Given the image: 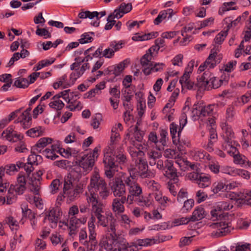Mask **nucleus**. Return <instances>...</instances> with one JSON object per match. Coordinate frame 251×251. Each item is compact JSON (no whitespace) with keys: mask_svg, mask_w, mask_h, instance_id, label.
<instances>
[{"mask_svg":"<svg viewBox=\"0 0 251 251\" xmlns=\"http://www.w3.org/2000/svg\"><path fill=\"white\" fill-rule=\"evenodd\" d=\"M232 207L233 205L229 202L220 201L210 212L211 219L213 221L220 220L219 222L209 223V227L219 230V232H217L219 236H225L233 229L230 222L224 221L227 217L223 213L224 211L229 210Z\"/></svg>","mask_w":251,"mask_h":251,"instance_id":"f257e3e1","label":"nucleus"},{"mask_svg":"<svg viewBox=\"0 0 251 251\" xmlns=\"http://www.w3.org/2000/svg\"><path fill=\"white\" fill-rule=\"evenodd\" d=\"M196 198L197 203H200L205 201L208 198V195L205 192L200 190L196 193Z\"/></svg>","mask_w":251,"mask_h":251,"instance_id":"a19ab883","label":"nucleus"},{"mask_svg":"<svg viewBox=\"0 0 251 251\" xmlns=\"http://www.w3.org/2000/svg\"><path fill=\"white\" fill-rule=\"evenodd\" d=\"M165 65L163 63L152 62L150 68L143 69L142 71L146 75H150L153 72H161L163 70Z\"/></svg>","mask_w":251,"mask_h":251,"instance_id":"aec40b11","label":"nucleus"},{"mask_svg":"<svg viewBox=\"0 0 251 251\" xmlns=\"http://www.w3.org/2000/svg\"><path fill=\"white\" fill-rule=\"evenodd\" d=\"M212 79L209 81V84L207 85L206 89L209 90L210 89H217L222 85L223 80L219 79L216 77H211Z\"/></svg>","mask_w":251,"mask_h":251,"instance_id":"473e14b6","label":"nucleus"},{"mask_svg":"<svg viewBox=\"0 0 251 251\" xmlns=\"http://www.w3.org/2000/svg\"><path fill=\"white\" fill-rule=\"evenodd\" d=\"M89 244H91V247L89 248L90 251H101L100 248L96 245L95 242L96 233L95 230L89 231Z\"/></svg>","mask_w":251,"mask_h":251,"instance_id":"b1692460","label":"nucleus"},{"mask_svg":"<svg viewBox=\"0 0 251 251\" xmlns=\"http://www.w3.org/2000/svg\"><path fill=\"white\" fill-rule=\"evenodd\" d=\"M152 56L150 54V53H148L144 54L140 59V64H141L143 69L146 68H150L151 64L153 62L151 61Z\"/></svg>","mask_w":251,"mask_h":251,"instance_id":"c756f323","label":"nucleus"},{"mask_svg":"<svg viewBox=\"0 0 251 251\" xmlns=\"http://www.w3.org/2000/svg\"><path fill=\"white\" fill-rule=\"evenodd\" d=\"M75 164L79 167L80 169L83 170V174L85 172L86 175L88 172L92 170L94 166L95 161L90 158L87 155L83 156L80 160L75 162Z\"/></svg>","mask_w":251,"mask_h":251,"instance_id":"4468645a","label":"nucleus"},{"mask_svg":"<svg viewBox=\"0 0 251 251\" xmlns=\"http://www.w3.org/2000/svg\"><path fill=\"white\" fill-rule=\"evenodd\" d=\"M103 51V56L105 58H111L114 55V50H112L111 48H110V46L105 49L104 50H102Z\"/></svg>","mask_w":251,"mask_h":251,"instance_id":"338daca9","label":"nucleus"},{"mask_svg":"<svg viewBox=\"0 0 251 251\" xmlns=\"http://www.w3.org/2000/svg\"><path fill=\"white\" fill-rule=\"evenodd\" d=\"M120 6L121 10H122V13L126 14L132 10V4L131 3H125L124 2L122 3Z\"/></svg>","mask_w":251,"mask_h":251,"instance_id":"052dcab7","label":"nucleus"},{"mask_svg":"<svg viewBox=\"0 0 251 251\" xmlns=\"http://www.w3.org/2000/svg\"><path fill=\"white\" fill-rule=\"evenodd\" d=\"M89 186L91 187V188H89L91 194L96 196L94 191L97 192L100 190L104 189L107 184L102 178L96 175L91 178Z\"/></svg>","mask_w":251,"mask_h":251,"instance_id":"9d476101","label":"nucleus"},{"mask_svg":"<svg viewBox=\"0 0 251 251\" xmlns=\"http://www.w3.org/2000/svg\"><path fill=\"white\" fill-rule=\"evenodd\" d=\"M126 60H125L120 63L115 65L112 66L113 75H114V78L117 76L122 73L126 67Z\"/></svg>","mask_w":251,"mask_h":251,"instance_id":"393cba45","label":"nucleus"},{"mask_svg":"<svg viewBox=\"0 0 251 251\" xmlns=\"http://www.w3.org/2000/svg\"><path fill=\"white\" fill-rule=\"evenodd\" d=\"M194 205V201L193 199H190L184 202V204L181 208L182 213H187L191 210Z\"/></svg>","mask_w":251,"mask_h":251,"instance_id":"4c0bfd02","label":"nucleus"},{"mask_svg":"<svg viewBox=\"0 0 251 251\" xmlns=\"http://www.w3.org/2000/svg\"><path fill=\"white\" fill-rule=\"evenodd\" d=\"M29 84L28 80L26 78L19 77L15 81L14 86L17 88H25Z\"/></svg>","mask_w":251,"mask_h":251,"instance_id":"f704fd0d","label":"nucleus"},{"mask_svg":"<svg viewBox=\"0 0 251 251\" xmlns=\"http://www.w3.org/2000/svg\"><path fill=\"white\" fill-rule=\"evenodd\" d=\"M148 138L150 141L155 144V145L156 146V148H157V147H158L159 145H158L159 142V140H158L156 132L153 131L150 132Z\"/></svg>","mask_w":251,"mask_h":251,"instance_id":"774afa93","label":"nucleus"},{"mask_svg":"<svg viewBox=\"0 0 251 251\" xmlns=\"http://www.w3.org/2000/svg\"><path fill=\"white\" fill-rule=\"evenodd\" d=\"M7 174L12 175L14 172L18 171V168L16 167V165L14 164H8L5 166L0 167V192H4L7 190V188L9 186V183L3 181L2 177L4 176V172Z\"/></svg>","mask_w":251,"mask_h":251,"instance_id":"1a4fd4ad","label":"nucleus"},{"mask_svg":"<svg viewBox=\"0 0 251 251\" xmlns=\"http://www.w3.org/2000/svg\"><path fill=\"white\" fill-rule=\"evenodd\" d=\"M82 176V171L77 165L74 164L68 174L67 177L74 182H77L79 181Z\"/></svg>","mask_w":251,"mask_h":251,"instance_id":"a211bd4d","label":"nucleus"},{"mask_svg":"<svg viewBox=\"0 0 251 251\" xmlns=\"http://www.w3.org/2000/svg\"><path fill=\"white\" fill-rule=\"evenodd\" d=\"M165 167L163 171H165L164 176L170 178L174 183L178 182V175L177 170L174 166V161L170 160H166Z\"/></svg>","mask_w":251,"mask_h":251,"instance_id":"f8f14e48","label":"nucleus"},{"mask_svg":"<svg viewBox=\"0 0 251 251\" xmlns=\"http://www.w3.org/2000/svg\"><path fill=\"white\" fill-rule=\"evenodd\" d=\"M126 183L120 177H115L109 182V185L115 197H120L126 193Z\"/></svg>","mask_w":251,"mask_h":251,"instance_id":"6e6552de","label":"nucleus"},{"mask_svg":"<svg viewBox=\"0 0 251 251\" xmlns=\"http://www.w3.org/2000/svg\"><path fill=\"white\" fill-rule=\"evenodd\" d=\"M79 43L81 44L91 43L93 41V38L89 36V33L85 32L81 35V38L79 39Z\"/></svg>","mask_w":251,"mask_h":251,"instance_id":"603ef678","label":"nucleus"},{"mask_svg":"<svg viewBox=\"0 0 251 251\" xmlns=\"http://www.w3.org/2000/svg\"><path fill=\"white\" fill-rule=\"evenodd\" d=\"M89 201L92 203V213L95 216L99 214H104L105 212L104 209V205L100 202L94 195L91 194V197L89 198Z\"/></svg>","mask_w":251,"mask_h":251,"instance_id":"dca6fc26","label":"nucleus"},{"mask_svg":"<svg viewBox=\"0 0 251 251\" xmlns=\"http://www.w3.org/2000/svg\"><path fill=\"white\" fill-rule=\"evenodd\" d=\"M27 135L31 137H36L43 135V130L42 126H39L30 128L26 132Z\"/></svg>","mask_w":251,"mask_h":251,"instance_id":"7c9ffc66","label":"nucleus"},{"mask_svg":"<svg viewBox=\"0 0 251 251\" xmlns=\"http://www.w3.org/2000/svg\"><path fill=\"white\" fill-rule=\"evenodd\" d=\"M115 232H106L100 240L99 246L107 251H128L130 248L128 243L123 237L117 236Z\"/></svg>","mask_w":251,"mask_h":251,"instance_id":"f03ea898","label":"nucleus"},{"mask_svg":"<svg viewBox=\"0 0 251 251\" xmlns=\"http://www.w3.org/2000/svg\"><path fill=\"white\" fill-rule=\"evenodd\" d=\"M52 141V139L49 137H43L40 138L36 145L33 147V150H36L38 151V148H43L46 147L48 144H51Z\"/></svg>","mask_w":251,"mask_h":251,"instance_id":"bb28decb","label":"nucleus"},{"mask_svg":"<svg viewBox=\"0 0 251 251\" xmlns=\"http://www.w3.org/2000/svg\"><path fill=\"white\" fill-rule=\"evenodd\" d=\"M227 35V31H222L214 38V42L217 44H221Z\"/></svg>","mask_w":251,"mask_h":251,"instance_id":"49530a36","label":"nucleus"},{"mask_svg":"<svg viewBox=\"0 0 251 251\" xmlns=\"http://www.w3.org/2000/svg\"><path fill=\"white\" fill-rule=\"evenodd\" d=\"M235 251H251V244L249 243L242 245L238 244Z\"/></svg>","mask_w":251,"mask_h":251,"instance_id":"69168bd1","label":"nucleus"},{"mask_svg":"<svg viewBox=\"0 0 251 251\" xmlns=\"http://www.w3.org/2000/svg\"><path fill=\"white\" fill-rule=\"evenodd\" d=\"M114 156L115 155H113V152L111 151L106 152L104 154L103 163L105 175L109 178L113 177L118 167V165L116 164Z\"/></svg>","mask_w":251,"mask_h":251,"instance_id":"39448f33","label":"nucleus"},{"mask_svg":"<svg viewBox=\"0 0 251 251\" xmlns=\"http://www.w3.org/2000/svg\"><path fill=\"white\" fill-rule=\"evenodd\" d=\"M22 213L23 216L24 217L28 218L29 220H32L31 219L35 218L36 214L32 212V211L30 209L27 208L24 210V209L22 208Z\"/></svg>","mask_w":251,"mask_h":251,"instance_id":"e2e57ef3","label":"nucleus"},{"mask_svg":"<svg viewBox=\"0 0 251 251\" xmlns=\"http://www.w3.org/2000/svg\"><path fill=\"white\" fill-rule=\"evenodd\" d=\"M87 237V234L86 228L81 229L79 233V241L82 243L84 245H87L89 246V243L87 241H84V242H82L84 239H86Z\"/></svg>","mask_w":251,"mask_h":251,"instance_id":"bf43d9fd","label":"nucleus"},{"mask_svg":"<svg viewBox=\"0 0 251 251\" xmlns=\"http://www.w3.org/2000/svg\"><path fill=\"white\" fill-rule=\"evenodd\" d=\"M46 217L50 222L51 227L55 228L59 219V216L62 214L61 209L58 207H52L46 212Z\"/></svg>","mask_w":251,"mask_h":251,"instance_id":"ddd939ff","label":"nucleus"},{"mask_svg":"<svg viewBox=\"0 0 251 251\" xmlns=\"http://www.w3.org/2000/svg\"><path fill=\"white\" fill-rule=\"evenodd\" d=\"M34 158V155H30L29 156L28 158V162L27 164H25V166H24V169L26 171L28 176H29V174L31 173V172L33 170V167L32 166L33 163L32 162L30 161V160L32 158Z\"/></svg>","mask_w":251,"mask_h":251,"instance_id":"5fc2aeb1","label":"nucleus"},{"mask_svg":"<svg viewBox=\"0 0 251 251\" xmlns=\"http://www.w3.org/2000/svg\"><path fill=\"white\" fill-rule=\"evenodd\" d=\"M131 155L137 157L135 161L136 167L138 168L140 173V177L142 178H152L154 176V173L148 170V165L146 160L143 158L145 153L142 151H138L131 152Z\"/></svg>","mask_w":251,"mask_h":251,"instance_id":"7ed1b4c3","label":"nucleus"},{"mask_svg":"<svg viewBox=\"0 0 251 251\" xmlns=\"http://www.w3.org/2000/svg\"><path fill=\"white\" fill-rule=\"evenodd\" d=\"M213 105H208L207 106H202L201 108V116L205 117L208 116L212 113L213 111Z\"/></svg>","mask_w":251,"mask_h":251,"instance_id":"4d7b16f0","label":"nucleus"},{"mask_svg":"<svg viewBox=\"0 0 251 251\" xmlns=\"http://www.w3.org/2000/svg\"><path fill=\"white\" fill-rule=\"evenodd\" d=\"M222 129L224 132L222 135L224 142L222 144V148L223 150H226L227 149V148L226 147V144H231L232 142L235 141L234 140V133L232 131L231 127L226 126H224L222 128Z\"/></svg>","mask_w":251,"mask_h":251,"instance_id":"2eb2a0df","label":"nucleus"},{"mask_svg":"<svg viewBox=\"0 0 251 251\" xmlns=\"http://www.w3.org/2000/svg\"><path fill=\"white\" fill-rule=\"evenodd\" d=\"M238 144L236 142L234 141L232 142L231 144H226V147L227 149L226 150L227 151V152L231 155L233 156L234 157L236 155V154H238L239 153L236 146H237Z\"/></svg>","mask_w":251,"mask_h":251,"instance_id":"e433bc0d","label":"nucleus"},{"mask_svg":"<svg viewBox=\"0 0 251 251\" xmlns=\"http://www.w3.org/2000/svg\"><path fill=\"white\" fill-rule=\"evenodd\" d=\"M125 43L124 41H120L119 42H117L116 41H113L111 42L109 44V46L110 48L112 49V50H114V52L118 51L121 49H122Z\"/></svg>","mask_w":251,"mask_h":251,"instance_id":"a18cd8bd","label":"nucleus"},{"mask_svg":"<svg viewBox=\"0 0 251 251\" xmlns=\"http://www.w3.org/2000/svg\"><path fill=\"white\" fill-rule=\"evenodd\" d=\"M228 189V185H226L223 182H220L218 183H214L213 185L211 191L213 192V194L210 195V197H211L214 194H217L219 192H223L226 191Z\"/></svg>","mask_w":251,"mask_h":251,"instance_id":"c85d7f7f","label":"nucleus"},{"mask_svg":"<svg viewBox=\"0 0 251 251\" xmlns=\"http://www.w3.org/2000/svg\"><path fill=\"white\" fill-rule=\"evenodd\" d=\"M204 209L201 207H198L193 211L192 215L190 216V220L192 222L200 220L205 216Z\"/></svg>","mask_w":251,"mask_h":251,"instance_id":"4be33fe9","label":"nucleus"},{"mask_svg":"<svg viewBox=\"0 0 251 251\" xmlns=\"http://www.w3.org/2000/svg\"><path fill=\"white\" fill-rule=\"evenodd\" d=\"M113 155H115L114 157L116 158V160H115L116 163L117 162L119 164H123L127 160L126 155L122 151L115 152Z\"/></svg>","mask_w":251,"mask_h":251,"instance_id":"c03bdc74","label":"nucleus"},{"mask_svg":"<svg viewBox=\"0 0 251 251\" xmlns=\"http://www.w3.org/2000/svg\"><path fill=\"white\" fill-rule=\"evenodd\" d=\"M201 106L198 105V104H195L192 110V116L194 117H201Z\"/></svg>","mask_w":251,"mask_h":251,"instance_id":"680f3d73","label":"nucleus"},{"mask_svg":"<svg viewBox=\"0 0 251 251\" xmlns=\"http://www.w3.org/2000/svg\"><path fill=\"white\" fill-rule=\"evenodd\" d=\"M192 237H182L179 241V247L180 248H182L183 247L188 246L192 242Z\"/></svg>","mask_w":251,"mask_h":251,"instance_id":"0e129e2a","label":"nucleus"},{"mask_svg":"<svg viewBox=\"0 0 251 251\" xmlns=\"http://www.w3.org/2000/svg\"><path fill=\"white\" fill-rule=\"evenodd\" d=\"M191 73V71H187L186 70L183 75L181 76L179 79V82L181 85L182 93H185V88L188 90H194L196 89V88L199 87L198 86V83H194L193 81L190 80Z\"/></svg>","mask_w":251,"mask_h":251,"instance_id":"9b49d317","label":"nucleus"},{"mask_svg":"<svg viewBox=\"0 0 251 251\" xmlns=\"http://www.w3.org/2000/svg\"><path fill=\"white\" fill-rule=\"evenodd\" d=\"M124 180L128 187L129 194L127 196V200L129 201V203H131L134 197H139L142 194V188L136 182L131 180L130 177H124Z\"/></svg>","mask_w":251,"mask_h":251,"instance_id":"0eeeda50","label":"nucleus"},{"mask_svg":"<svg viewBox=\"0 0 251 251\" xmlns=\"http://www.w3.org/2000/svg\"><path fill=\"white\" fill-rule=\"evenodd\" d=\"M210 183L209 176H205L203 174H201V178H199V181L197 182L199 186L202 188L208 187L210 184Z\"/></svg>","mask_w":251,"mask_h":251,"instance_id":"2f4dec72","label":"nucleus"},{"mask_svg":"<svg viewBox=\"0 0 251 251\" xmlns=\"http://www.w3.org/2000/svg\"><path fill=\"white\" fill-rule=\"evenodd\" d=\"M14 129L12 127H8L3 131L2 136H4L8 141H12L14 136Z\"/></svg>","mask_w":251,"mask_h":251,"instance_id":"de8ad7c7","label":"nucleus"},{"mask_svg":"<svg viewBox=\"0 0 251 251\" xmlns=\"http://www.w3.org/2000/svg\"><path fill=\"white\" fill-rule=\"evenodd\" d=\"M112 209L117 214L123 213L125 210L124 205L120 202L118 199H114L112 202Z\"/></svg>","mask_w":251,"mask_h":251,"instance_id":"c9c22d12","label":"nucleus"},{"mask_svg":"<svg viewBox=\"0 0 251 251\" xmlns=\"http://www.w3.org/2000/svg\"><path fill=\"white\" fill-rule=\"evenodd\" d=\"M251 224V220L247 219L240 218L237 222V225L239 228L241 229H246L248 228Z\"/></svg>","mask_w":251,"mask_h":251,"instance_id":"79ce46f5","label":"nucleus"},{"mask_svg":"<svg viewBox=\"0 0 251 251\" xmlns=\"http://www.w3.org/2000/svg\"><path fill=\"white\" fill-rule=\"evenodd\" d=\"M233 158L235 163L244 165L245 166H248L249 167L251 168V165L248 163H251V162L248 160L247 158L245 156L239 153L238 154H236Z\"/></svg>","mask_w":251,"mask_h":251,"instance_id":"cd10ccee","label":"nucleus"},{"mask_svg":"<svg viewBox=\"0 0 251 251\" xmlns=\"http://www.w3.org/2000/svg\"><path fill=\"white\" fill-rule=\"evenodd\" d=\"M30 184L32 186V192L35 195H39L40 190L39 187V184H40L39 179H36V177L31 178V183Z\"/></svg>","mask_w":251,"mask_h":251,"instance_id":"37998d69","label":"nucleus"},{"mask_svg":"<svg viewBox=\"0 0 251 251\" xmlns=\"http://www.w3.org/2000/svg\"><path fill=\"white\" fill-rule=\"evenodd\" d=\"M213 76L209 70L205 71L201 77L197 78L199 88L206 89L207 85L209 84V81L212 79L211 77Z\"/></svg>","mask_w":251,"mask_h":251,"instance_id":"f3484780","label":"nucleus"},{"mask_svg":"<svg viewBox=\"0 0 251 251\" xmlns=\"http://www.w3.org/2000/svg\"><path fill=\"white\" fill-rule=\"evenodd\" d=\"M154 240V239L146 238L144 239H138L136 243L133 246L135 248H137L139 246H148L152 244V242Z\"/></svg>","mask_w":251,"mask_h":251,"instance_id":"ea45409f","label":"nucleus"},{"mask_svg":"<svg viewBox=\"0 0 251 251\" xmlns=\"http://www.w3.org/2000/svg\"><path fill=\"white\" fill-rule=\"evenodd\" d=\"M43 155H45L47 158L52 160L55 159L58 157L55 153L49 148H47L43 151Z\"/></svg>","mask_w":251,"mask_h":251,"instance_id":"864d4df0","label":"nucleus"},{"mask_svg":"<svg viewBox=\"0 0 251 251\" xmlns=\"http://www.w3.org/2000/svg\"><path fill=\"white\" fill-rule=\"evenodd\" d=\"M52 100L53 101H51L49 103V106L50 107L53 108L56 110L57 111L61 110L65 105L64 103L61 100Z\"/></svg>","mask_w":251,"mask_h":251,"instance_id":"58836bf2","label":"nucleus"},{"mask_svg":"<svg viewBox=\"0 0 251 251\" xmlns=\"http://www.w3.org/2000/svg\"><path fill=\"white\" fill-rule=\"evenodd\" d=\"M168 135L167 130L166 129L160 128V139L159 140V145L157 147V150L162 151L164 150V147L167 145L166 138Z\"/></svg>","mask_w":251,"mask_h":251,"instance_id":"5701e85b","label":"nucleus"},{"mask_svg":"<svg viewBox=\"0 0 251 251\" xmlns=\"http://www.w3.org/2000/svg\"><path fill=\"white\" fill-rule=\"evenodd\" d=\"M211 51H212V50H211ZM216 54V52H211L206 60L204 62V65L208 67V70L213 69L216 66V61L215 60V56Z\"/></svg>","mask_w":251,"mask_h":251,"instance_id":"a878e982","label":"nucleus"},{"mask_svg":"<svg viewBox=\"0 0 251 251\" xmlns=\"http://www.w3.org/2000/svg\"><path fill=\"white\" fill-rule=\"evenodd\" d=\"M128 170L130 175L128 177H130L131 180L135 179L137 176H140V173H139L138 168L137 167L133 165L130 166L128 168Z\"/></svg>","mask_w":251,"mask_h":251,"instance_id":"09e8293b","label":"nucleus"},{"mask_svg":"<svg viewBox=\"0 0 251 251\" xmlns=\"http://www.w3.org/2000/svg\"><path fill=\"white\" fill-rule=\"evenodd\" d=\"M96 217L98 219V223L103 227L107 226L109 223V227L108 228L107 232L112 231L113 233L114 231H116L115 226L116 220L111 212L107 211L104 214H99Z\"/></svg>","mask_w":251,"mask_h":251,"instance_id":"423d86ee","label":"nucleus"},{"mask_svg":"<svg viewBox=\"0 0 251 251\" xmlns=\"http://www.w3.org/2000/svg\"><path fill=\"white\" fill-rule=\"evenodd\" d=\"M102 120V116L100 113L96 114L95 117L93 118L92 122L91 124V126L94 129H97L99 127L100 121Z\"/></svg>","mask_w":251,"mask_h":251,"instance_id":"3c124183","label":"nucleus"},{"mask_svg":"<svg viewBox=\"0 0 251 251\" xmlns=\"http://www.w3.org/2000/svg\"><path fill=\"white\" fill-rule=\"evenodd\" d=\"M36 34L40 36H46L45 38H50L51 34L49 32L46 28H40L39 26L37 27V29L36 31Z\"/></svg>","mask_w":251,"mask_h":251,"instance_id":"13d9d810","label":"nucleus"},{"mask_svg":"<svg viewBox=\"0 0 251 251\" xmlns=\"http://www.w3.org/2000/svg\"><path fill=\"white\" fill-rule=\"evenodd\" d=\"M238 201L240 203L245 204L251 206V190H245L239 195Z\"/></svg>","mask_w":251,"mask_h":251,"instance_id":"412c9836","label":"nucleus"},{"mask_svg":"<svg viewBox=\"0 0 251 251\" xmlns=\"http://www.w3.org/2000/svg\"><path fill=\"white\" fill-rule=\"evenodd\" d=\"M26 179L24 173H20L17 178V184L16 185H11L8 190V195L7 197V204H10L12 203V199L14 195L11 196L15 192L16 194L22 195L26 189Z\"/></svg>","mask_w":251,"mask_h":251,"instance_id":"20e7f679","label":"nucleus"},{"mask_svg":"<svg viewBox=\"0 0 251 251\" xmlns=\"http://www.w3.org/2000/svg\"><path fill=\"white\" fill-rule=\"evenodd\" d=\"M167 17V13L165 10L161 11L157 17L154 20L153 23L155 25H158L162 21Z\"/></svg>","mask_w":251,"mask_h":251,"instance_id":"6e6d98bb","label":"nucleus"},{"mask_svg":"<svg viewBox=\"0 0 251 251\" xmlns=\"http://www.w3.org/2000/svg\"><path fill=\"white\" fill-rule=\"evenodd\" d=\"M178 126L175 123H172L170 125V133L172 136L174 144L177 145L180 142V135L182 131V126H180L178 131H177Z\"/></svg>","mask_w":251,"mask_h":251,"instance_id":"6ab92c4d","label":"nucleus"},{"mask_svg":"<svg viewBox=\"0 0 251 251\" xmlns=\"http://www.w3.org/2000/svg\"><path fill=\"white\" fill-rule=\"evenodd\" d=\"M189 109V102L186 101L185 103V106L183 108V112L181 115V119L180 120V126H182V128L184 127L187 123V118L186 112Z\"/></svg>","mask_w":251,"mask_h":251,"instance_id":"72a5a7b5","label":"nucleus"},{"mask_svg":"<svg viewBox=\"0 0 251 251\" xmlns=\"http://www.w3.org/2000/svg\"><path fill=\"white\" fill-rule=\"evenodd\" d=\"M74 182L71 180L70 179L67 178V177H65L64 178V187H63V193L65 194V193H67V192L70 191L71 190L73 189V183Z\"/></svg>","mask_w":251,"mask_h":251,"instance_id":"8fccbe9b","label":"nucleus"}]
</instances>
